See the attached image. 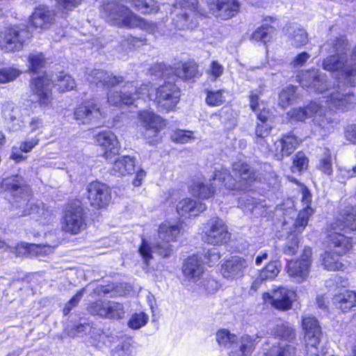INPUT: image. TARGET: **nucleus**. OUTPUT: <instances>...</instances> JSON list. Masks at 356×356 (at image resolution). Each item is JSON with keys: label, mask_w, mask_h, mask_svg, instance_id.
Returning <instances> with one entry per match:
<instances>
[{"label": "nucleus", "mask_w": 356, "mask_h": 356, "mask_svg": "<svg viewBox=\"0 0 356 356\" xmlns=\"http://www.w3.org/2000/svg\"><path fill=\"white\" fill-rule=\"evenodd\" d=\"M1 188L10 195L12 208L18 210L16 213L18 216H31L43 225L53 220L52 209L40 201H31L32 191L22 176L17 175L3 179Z\"/></svg>", "instance_id": "f257e3e1"}, {"label": "nucleus", "mask_w": 356, "mask_h": 356, "mask_svg": "<svg viewBox=\"0 0 356 356\" xmlns=\"http://www.w3.org/2000/svg\"><path fill=\"white\" fill-rule=\"evenodd\" d=\"M346 229L356 230V208L349 206L342 209L338 217L330 225L327 243L330 249L321 257V264L327 270H343L344 265L340 256L346 254L352 247L350 238L338 232Z\"/></svg>", "instance_id": "f03ea898"}, {"label": "nucleus", "mask_w": 356, "mask_h": 356, "mask_svg": "<svg viewBox=\"0 0 356 356\" xmlns=\"http://www.w3.org/2000/svg\"><path fill=\"white\" fill-rule=\"evenodd\" d=\"M101 15L108 22L120 27L129 29L139 28L150 34L160 32L161 24L147 21L138 17L127 6L115 1L103 3L100 10Z\"/></svg>", "instance_id": "7ed1b4c3"}, {"label": "nucleus", "mask_w": 356, "mask_h": 356, "mask_svg": "<svg viewBox=\"0 0 356 356\" xmlns=\"http://www.w3.org/2000/svg\"><path fill=\"white\" fill-rule=\"evenodd\" d=\"M234 178L229 170L222 168L213 173V180L218 179L221 184L230 190H245L257 179L255 170L248 164L242 161L234 162L232 165Z\"/></svg>", "instance_id": "20e7f679"}, {"label": "nucleus", "mask_w": 356, "mask_h": 356, "mask_svg": "<svg viewBox=\"0 0 356 356\" xmlns=\"http://www.w3.org/2000/svg\"><path fill=\"white\" fill-rule=\"evenodd\" d=\"M33 92L38 96L41 106H47L51 100V88L57 86L64 92L72 90L75 87L74 79L68 74L56 75L50 79L47 75L33 78L31 84Z\"/></svg>", "instance_id": "39448f33"}, {"label": "nucleus", "mask_w": 356, "mask_h": 356, "mask_svg": "<svg viewBox=\"0 0 356 356\" xmlns=\"http://www.w3.org/2000/svg\"><path fill=\"white\" fill-rule=\"evenodd\" d=\"M197 5V0L175 1L172 10V22L178 29H194L197 26V16L202 15Z\"/></svg>", "instance_id": "423d86ee"}, {"label": "nucleus", "mask_w": 356, "mask_h": 356, "mask_svg": "<svg viewBox=\"0 0 356 356\" xmlns=\"http://www.w3.org/2000/svg\"><path fill=\"white\" fill-rule=\"evenodd\" d=\"M323 67L327 71L339 72V79L352 86H356V65L353 63V58L349 60L346 53L334 54L323 61Z\"/></svg>", "instance_id": "0eeeda50"}, {"label": "nucleus", "mask_w": 356, "mask_h": 356, "mask_svg": "<svg viewBox=\"0 0 356 356\" xmlns=\"http://www.w3.org/2000/svg\"><path fill=\"white\" fill-rule=\"evenodd\" d=\"M152 94H149L148 86L142 85L137 88L133 82H126L120 92H111L108 94V102L113 106H121L134 104L139 99H145V97L152 99Z\"/></svg>", "instance_id": "6e6552de"}, {"label": "nucleus", "mask_w": 356, "mask_h": 356, "mask_svg": "<svg viewBox=\"0 0 356 356\" xmlns=\"http://www.w3.org/2000/svg\"><path fill=\"white\" fill-rule=\"evenodd\" d=\"M302 327L306 355L318 356L323 333L318 320L312 316H305L302 319Z\"/></svg>", "instance_id": "1a4fd4ad"}, {"label": "nucleus", "mask_w": 356, "mask_h": 356, "mask_svg": "<svg viewBox=\"0 0 356 356\" xmlns=\"http://www.w3.org/2000/svg\"><path fill=\"white\" fill-rule=\"evenodd\" d=\"M138 119L145 129L144 136L147 142L152 145L158 143L160 140L159 134L166 125L165 120L149 110L139 111Z\"/></svg>", "instance_id": "9d476101"}, {"label": "nucleus", "mask_w": 356, "mask_h": 356, "mask_svg": "<svg viewBox=\"0 0 356 356\" xmlns=\"http://www.w3.org/2000/svg\"><path fill=\"white\" fill-rule=\"evenodd\" d=\"M86 227V213L83 207L76 203L69 204L63 219V229L65 232L77 234L85 229Z\"/></svg>", "instance_id": "9b49d317"}, {"label": "nucleus", "mask_w": 356, "mask_h": 356, "mask_svg": "<svg viewBox=\"0 0 356 356\" xmlns=\"http://www.w3.org/2000/svg\"><path fill=\"white\" fill-rule=\"evenodd\" d=\"M180 233V227L177 224L166 222L159 228V240L154 246L155 252L163 257H168L172 252L170 242L175 241Z\"/></svg>", "instance_id": "f8f14e48"}, {"label": "nucleus", "mask_w": 356, "mask_h": 356, "mask_svg": "<svg viewBox=\"0 0 356 356\" xmlns=\"http://www.w3.org/2000/svg\"><path fill=\"white\" fill-rule=\"evenodd\" d=\"M332 90L326 100L330 110L346 111L356 104V95L343 85L341 86L340 81Z\"/></svg>", "instance_id": "ddd939ff"}, {"label": "nucleus", "mask_w": 356, "mask_h": 356, "mask_svg": "<svg viewBox=\"0 0 356 356\" xmlns=\"http://www.w3.org/2000/svg\"><path fill=\"white\" fill-rule=\"evenodd\" d=\"M204 241L213 245L227 243L230 238L227 226L223 220L213 218L204 226Z\"/></svg>", "instance_id": "4468645a"}, {"label": "nucleus", "mask_w": 356, "mask_h": 356, "mask_svg": "<svg viewBox=\"0 0 356 356\" xmlns=\"http://www.w3.org/2000/svg\"><path fill=\"white\" fill-rule=\"evenodd\" d=\"M180 90L170 81L165 82L156 90L154 102L161 111L173 109L179 101Z\"/></svg>", "instance_id": "2eb2a0df"}, {"label": "nucleus", "mask_w": 356, "mask_h": 356, "mask_svg": "<svg viewBox=\"0 0 356 356\" xmlns=\"http://www.w3.org/2000/svg\"><path fill=\"white\" fill-rule=\"evenodd\" d=\"M312 249L306 247L304 248L300 259L288 261L287 273L290 277L298 283L306 280L309 275L312 263Z\"/></svg>", "instance_id": "dca6fc26"}, {"label": "nucleus", "mask_w": 356, "mask_h": 356, "mask_svg": "<svg viewBox=\"0 0 356 356\" xmlns=\"http://www.w3.org/2000/svg\"><path fill=\"white\" fill-rule=\"evenodd\" d=\"M299 82L302 88L309 92L323 93L331 90L327 83V76L318 70L312 69L301 72L298 75Z\"/></svg>", "instance_id": "f3484780"}, {"label": "nucleus", "mask_w": 356, "mask_h": 356, "mask_svg": "<svg viewBox=\"0 0 356 356\" xmlns=\"http://www.w3.org/2000/svg\"><path fill=\"white\" fill-rule=\"evenodd\" d=\"M296 298V292L286 287H279L271 293L263 294L265 303L270 304L275 309L282 311L290 309Z\"/></svg>", "instance_id": "a211bd4d"}, {"label": "nucleus", "mask_w": 356, "mask_h": 356, "mask_svg": "<svg viewBox=\"0 0 356 356\" xmlns=\"http://www.w3.org/2000/svg\"><path fill=\"white\" fill-rule=\"evenodd\" d=\"M30 37L31 33L28 30L10 28L3 33H0V47L8 51L19 50L25 40Z\"/></svg>", "instance_id": "6ab92c4d"}, {"label": "nucleus", "mask_w": 356, "mask_h": 356, "mask_svg": "<svg viewBox=\"0 0 356 356\" xmlns=\"http://www.w3.org/2000/svg\"><path fill=\"white\" fill-rule=\"evenodd\" d=\"M86 191L88 199L91 206L95 208H104L109 204L111 200V189L104 183L90 182L87 185Z\"/></svg>", "instance_id": "aec40b11"}, {"label": "nucleus", "mask_w": 356, "mask_h": 356, "mask_svg": "<svg viewBox=\"0 0 356 356\" xmlns=\"http://www.w3.org/2000/svg\"><path fill=\"white\" fill-rule=\"evenodd\" d=\"M74 116L79 124H97L104 118V113L97 104L89 101L76 108Z\"/></svg>", "instance_id": "412c9836"}, {"label": "nucleus", "mask_w": 356, "mask_h": 356, "mask_svg": "<svg viewBox=\"0 0 356 356\" xmlns=\"http://www.w3.org/2000/svg\"><path fill=\"white\" fill-rule=\"evenodd\" d=\"M208 7L213 15L222 19H229L239 11L237 0H209Z\"/></svg>", "instance_id": "4be33fe9"}, {"label": "nucleus", "mask_w": 356, "mask_h": 356, "mask_svg": "<svg viewBox=\"0 0 356 356\" xmlns=\"http://www.w3.org/2000/svg\"><path fill=\"white\" fill-rule=\"evenodd\" d=\"M95 142L104 150V159L113 163V158L119 154L120 149L116 136L110 131H102L95 136Z\"/></svg>", "instance_id": "5701e85b"}, {"label": "nucleus", "mask_w": 356, "mask_h": 356, "mask_svg": "<svg viewBox=\"0 0 356 356\" xmlns=\"http://www.w3.org/2000/svg\"><path fill=\"white\" fill-rule=\"evenodd\" d=\"M300 143L296 136L289 134L284 136L281 139L274 143L273 147L270 149L274 152L275 156L277 160H282L284 156H288L291 154L298 147Z\"/></svg>", "instance_id": "b1692460"}, {"label": "nucleus", "mask_w": 356, "mask_h": 356, "mask_svg": "<svg viewBox=\"0 0 356 356\" xmlns=\"http://www.w3.org/2000/svg\"><path fill=\"white\" fill-rule=\"evenodd\" d=\"M248 266L245 259L238 257H232L221 265V275L227 280H234L243 276Z\"/></svg>", "instance_id": "393cba45"}, {"label": "nucleus", "mask_w": 356, "mask_h": 356, "mask_svg": "<svg viewBox=\"0 0 356 356\" xmlns=\"http://www.w3.org/2000/svg\"><path fill=\"white\" fill-rule=\"evenodd\" d=\"M86 79L97 86L112 88L124 82V79L121 76H113L102 70H92L86 75Z\"/></svg>", "instance_id": "a878e982"}, {"label": "nucleus", "mask_w": 356, "mask_h": 356, "mask_svg": "<svg viewBox=\"0 0 356 356\" xmlns=\"http://www.w3.org/2000/svg\"><path fill=\"white\" fill-rule=\"evenodd\" d=\"M182 270L184 277L193 282H197L205 275L203 261L199 256L195 254L186 259Z\"/></svg>", "instance_id": "bb28decb"}, {"label": "nucleus", "mask_w": 356, "mask_h": 356, "mask_svg": "<svg viewBox=\"0 0 356 356\" xmlns=\"http://www.w3.org/2000/svg\"><path fill=\"white\" fill-rule=\"evenodd\" d=\"M312 195L307 191L302 192V202L305 207L301 210L296 219L291 218L294 226L292 232L302 233L308 224L309 217L313 213V209L310 207Z\"/></svg>", "instance_id": "cd10ccee"}, {"label": "nucleus", "mask_w": 356, "mask_h": 356, "mask_svg": "<svg viewBox=\"0 0 356 356\" xmlns=\"http://www.w3.org/2000/svg\"><path fill=\"white\" fill-rule=\"evenodd\" d=\"M19 245L18 251L21 252V255L29 251V254L33 256H45L54 252V250L59 245L60 242L56 240L51 243H46L45 244H28L25 243H15Z\"/></svg>", "instance_id": "c85d7f7f"}, {"label": "nucleus", "mask_w": 356, "mask_h": 356, "mask_svg": "<svg viewBox=\"0 0 356 356\" xmlns=\"http://www.w3.org/2000/svg\"><path fill=\"white\" fill-rule=\"evenodd\" d=\"M54 22V15L47 8L40 6L35 9L30 22L35 29H48Z\"/></svg>", "instance_id": "c756f323"}, {"label": "nucleus", "mask_w": 356, "mask_h": 356, "mask_svg": "<svg viewBox=\"0 0 356 356\" xmlns=\"http://www.w3.org/2000/svg\"><path fill=\"white\" fill-rule=\"evenodd\" d=\"M323 108L319 104L316 102H311L307 106L294 108L291 109L288 115L296 121H304L307 118L318 115L319 118L322 117Z\"/></svg>", "instance_id": "7c9ffc66"}, {"label": "nucleus", "mask_w": 356, "mask_h": 356, "mask_svg": "<svg viewBox=\"0 0 356 356\" xmlns=\"http://www.w3.org/2000/svg\"><path fill=\"white\" fill-rule=\"evenodd\" d=\"M205 209L204 204L191 198L182 199L177 204L178 214L184 217L196 216L204 211Z\"/></svg>", "instance_id": "2f4dec72"}, {"label": "nucleus", "mask_w": 356, "mask_h": 356, "mask_svg": "<svg viewBox=\"0 0 356 356\" xmlns=\"http://www.w3.org/2000/svg\"><path fill=\"white\" fill-rule=\"evenodd\" d=\"M218 179L214 181L213 177L212 179L206 183L200 181L193 183L190 186L191 191L193 195L197 196L202 199H208L211 197L216 191V188L222 186Z\"/></svg>", "instance_id": "473e14b6"}, {"label": "nucleus", "mask_w": 356, "mask_h": 356, "mask_svg": "<svg viewBox=\"0 0 356 356\" xmlns=\"http://www.w3.org/2000/svg\"><path fill=\"white\" fill-rule=\"evenodd\" d=\"M113 165L111 168L112 174L123 176L132 174L135 171V159L129 156H123L116 159H113Z\"/></svg>", "instance_id": "72a5a7b5"}, {"label": "nucleus", "mask_w": 356, "mask_h": 356, "mask_svg": "<svg viewBox=\"0 0 356 356\" xmlns=\"http://www.w3.org/2000/svg\"><path fill=\"white\" fill-rule=\"evenodd\" d=\"M294 226L293 225L292 220L286 221L284 220L283 223V229L286 230L289 233V236L287 238L286 244L283 248V252L285 254H288L290 256L294 255L299 248V240L298 235L300 233L292 232L291 229H293Z\"/></svg>", "instance_id": "f704fd0d"}, {"label": "nucleus", "mask_w": 356, "mask_h": 356, "mask_svg": "<svg viewBox=\"0 0 356 356\" xmlns=\"http://www.w3.org/2000/svg\"><path fill=\"white\" fill-rule=\"evenodd\" d=\"M333 302L341 311L347 312L351 307L356 306V293L344 290L334 296Z\"/></svg>", "instance_id": "c9c22d12"}, {"label": "nucleus", "mask_w": 356, "mask_h": 356, "mask_svg": "<svg viewBox=\"0 0 356 356\" xmlns=\"http://www.w3.org/2000/svg\"><path fill=\"white\" fill-rule=\"evenodd\" d=\"M240 207L245 213H252L254 215L261 214L263 205L250 194H245L241 197L238 201Z\"/></svg>", "instance_id": "e433bc0d"}, {"label": "nucleus", "mask_w": 356, "mask_h": 356, "mask_svg": "<svg viewBox=\"0 0 356 356\" xmlns=\"http://www.w3.org/2000/svg\"><path fill=\"white\" fill-rule=\"evenodd\" d=\"M134 8L142 14L157 12L159 5L154 0H126Z\"/></svg>", "instance_id": "4c0bfd02"}, {"label": "nucleus", "mask_w": 356, "mask_h": 356, "mask_svg": "<svg viewBox=\"0 0 356 356\" xmlns=\"http://www.w3.org/2000/svg\"><path fill=\"white\" fill-rule=\"evenodd\" d=\"M174 73L178 78L189 80L195 77L197 74V66L195 63H185L176 67Z\"/></svg>", "instance_id": "58836bf2"}, {"label": "nucleus", "mask_w": 356, "mask_h": 356, "mask_svg": "<svg viewBox=\"0 0 356 356\" xmlns=\"http://www.w3.org/2000/svg\"><path fill=\"white\" fill-rule=\"evenodd\" d=\"M276 28L273 26L264 24L257 28L252 35V39L255 41H261L264 43L269 41L275 33Z\"/></svg>", "instance_id": "ea45409f"}, {"label": "nucleus", "mask_w": 356, "mask_h": 356, "mask_svg": "<svg viewBox=\"0 0 356 356\" xmlns=\"http://www.w3.org/2000/svg\"><path fill=\"white\" fill-rule=\"evenodd\" d=\"M272 332L277 337L291 341L296 338L295 330L287 323H280L276 325Z\"/></svg>", "instance_id": "a19ab883"}, {"label": "nucleus", "mask_w": 356, "mask_h": 356, "mask_svg": "<svg viewBox=\"0 0 356 356\" xmlns=\"http://www.w3.org/2000/svg\"><path fill=\"white\" fill-rule=\"evenodd\" d=\"M348 41L344 37L337 38L325 44L321 49L330 53H346Z\"/></svg>", "instance_id": "79ce46f5"}, {"label": "nucleus", "mask_w": 356, "mask_h": 356, "mask_svg": "<svg viewBox=\"0 0 356 356\" xmlns=\"http://www.w3.org/2000/svg\"><path fill=\"white\" fill-rule=\"evenodd\" d=\"M296 87L289 86L282 90L279 95V102L282 108H286L296 101Z\"/></svg>", "instance_id": "37998d69"}, {"label": "nucleus", "mask_w": 356, "mask_h": 356, "mask_svg": "<svg viewBox=\"0 0 356 356\" xmlns=\"http://www.w3.org/2000/svg\"><path fill=\"white\" fill-rule=\"evenodd\" d=\"M257 338L248 334L242 336L240 338V349L234 352L235 355L244 356L250 355L254 349Z\"/></svg>", "instance_id": "c03bdc74"}, {"label": "nucleus", "mask_w": 356, "mask_h": 356, "mask_svg": "<svg viewBox=\"0 0 356 356\" xmlns=\"http://www.w3.org/2000/svg\"><path fill=\"white\" fill-rule=\"evenodd\" d=\"M106 312L105 318L111 319H121L125 314L124 306L114 301L106 302Z\"/></svg>", "instance_id": "a18cd8bd"}, {"label": "nucleus", "mask_w": 356, "mask_h": 356, "mask_svg": "<svg viewBox=\"0 0 356 356\" xmlns=\"http://www.w3.org/2000/svg\"><path fill=\"white\" fill-rule=\"evenodd\" d=\"M3 115L7 120H9L11 124L9 129L13 131L19 130L23 127V120L19 116V109L13 108L10 111H3Z\"/></svg>", "instance_id": "49530a36"}, {"label": "nucleus", "mask_w": 356, "mask_h": 356, "mask_svg": "<svg viewBox=\"0 0 356 356\" xmlns=\"http://www.w3.org/2000/svg\"><path fill=\"white\" fill-rule=\"evenodd\" d=\"M321 157L317 165V168L323 173L330 175L332 173V159L330 151L327 149H323Z\"/></svg>", "instance_id": "de8ad7c7"}, {"label": "nucleus", "mask_w": 356, "mask_h": 356, "mask_svg": "<svg viewBox=\"0 0 356 356\" xmlns=\"http://www.w3.org/2000/svg\"><path fill=\"white\" fill-rule=\"evenodd\" d=\"M271 129L272 126L270 124L257 122L255 128L256 143L261 146L266 145V138L269 136Z\"/></svg>", "instance_id": "09e8293b"}, {"label": "nucleus", "mask_w": 356, "mask_h": 356, "mask_svg": "<svg viewBox=\"0 0 356 356\" xmlns=\"http://www.w3.org/2000/svg\"><path fill=\"white\" fill-rule=\"evenodd\" d=\"M291 44L295 47H300L308 42L307 33L302 29H296L289 37Z\"/></svg>", "instance_id": "8fccbe9b"}, {"label": "nucleus", "mask_w": 356, "mask_h": 356, "mask_svg": "<svg viewBox=\"0 0 356 356\" xmlns=\"http://www.w3.org/2000/svg\"><path fill=\"white\" fill-rule=\"evenodd\" d=\"M280 273L277 261H270L260 272L259 278L261 280L274 279Z\"/></svg>", "instance_id": "3c124183"}, {"label": "nucleus", "mask_w": 356, "mask_h": 356, "mask_svg": "<svg viewBox=\"0 0 356 356\" xmlns=\"http://www.w3.org/2000/svg\"><path fill=\"white\" fill-rule=\"evenodd\" d=\"M295 348L291 345L273 346L265 356H294Z\"/></svg>", "instance_id": "603ef678"}, {"label": "nucleus", "mask_w": 356, "mask_h": 356, "mask_svg": "<svg viewBox=\"0 0 356 356\" xmlns=\"http://www.w3.org/2000/svg\"><path fill=\"white\" fill-rule=\"evenodd\" d=\"M308 162V159L302 152H298L293 159L291 171L293 172H301L307 168Z\"/></svg>", "instance_id": "864d4df0"}, {"label": "nucleus", "mask_w": 356, "mask_h": 356, "mask_svg": "<svg viewBox=\"0 0 356 356\" xmlns=\"http://www.w3.org/2000/svg\"><path fill=\"white\" fill-rule=\"evenodd\" d=\"M148 319V316L144 312L135 313L131 316L128 325L131 329L137 330L146 325Z\"/></svg>", "instance_id": "5fc2aeb1"}, {"label": "nucleus", "mask_w": 356, "mask_h": 356, "mask_svg": "<svg viewBox=\"0 0 356 356\" xmlns=\"http://www.w3.org/2000/svg\"><path fill=\"white\" fill-rule=\"evenodd\" d=\"M29 63L30 70L33 72H37L44 66V57L42 53H31L29 56Z\"/></svg>", "instance_id": "6e6d98bb"}, {"label": "nucleus", "mask_w": 356, "mask_h": 356, "mask_svg": "<svg viewBox=\"0 0 356 356\" xmlns=\"http://www.w3.org/2000/svg\"><path fill=\"white\" fill-rule=\"evenodd\" d=\"M224 72V67L218 61L213 60L209 65L207 70V74L211 81H215L218 79Z\"/></svg>", "instance_id": "4d7b16f0"}, {"label": "nucleus", "mask_w": 356, "mask_h": 356, "mask_svg": "<svg viewBox=\"0 0 356 356\" xmlns=\"http://www.w3.org/2000/svg\"><path fill=\"white\" fill-rule=\"evenodd\" d=\"M222 90H218L216 91H208L206 98L207 104L212 106L221 105L225 102V98L222 95Z\"/></svg>", "instance_id": "13d9d810"}, {"label": "nucleus", "mask_w": 356, "mask_h": 356, "mask_svg": "<svg viewBox=\"0 0 356 356\" xmlns=\"http://www.w3.org/2000/svg\"><path fill=\"white\" fill-rule=\"evenodd\" d=\"M236 335L231 334L227 330H222L217 332L216 339L220 346L229 348L231 343L235 340Z\"/></svg>", "instance_id": "bf43d9fd"}, {"label": "nucleus", "mask_w": 356, "mask_h": 356, "mask_svg": "<svg viewBox=\"0 0 356 356\" xmlns=\"http://www.w3.org/2000/svg\"><path fill=\"white\" fill-rule=\"evenodd\" d=\"M20 72L13 67H6L0 70V83H6L13 81L19 74Z\"/></svg>", "instance_id": "052dcab7"}, {"label": "nucleus", "mask_w": 356, "mask_h": 356, "mask_svg": "<svg viewBox=\"0 0 356 356\" xmlns=\"http://www.w3.org/2000/svg\"><path fill=\"white\" fill-rule=\"evenodd\" d=\"M106 302L107 301H97L92 302L89 305L88 309L92 314L99 315L105 318V315H106Z\"/></svg>", "instance_id": "680f3d73"}, {"label": "nucleus", "mask_w": 356, "mask_h": 356, "mask_svg": "<svg viewBox=\"0 0 356 356\" xmlns=\"http://www.w3.org/2000/svg\"><path fill=\"white\" fill-rule=\"evenodd\" d=\"M198 282H200L198 285L202 286L208 293H213L219 287L218 283L215 280L211 277H205L204 275L203 279H200Z\"/></svg>", "instance_id": "e2e57ef3"}, {"label": "nucleus", "mask_w": 356, "mask_h": 356, "mask_svg": "<svg viewBox=\"0 0 356 356\" xmlns=\"http://www.w3.org/2000/svg\"><path fill=\"white\" fill-rule=\"evenodd\" d=\"M139 253L143 257L144 262L148 264L149 261L152 259V250L145 238H142V243L139 248Z\"/></svg>", "instance_id": "0e129e2a"}, {"label": "nucleus", "mask_w": 356, "mask_h": 356, "mask_svg": "<svg viewBox=\"0 0 356 356\" xmlns=\"http://www.w3.org/2000/svg\"><path fill=\"white\" fill-rule=\"evenodd\" d=\"M84 291V289L79 290L65 305V307L63 310L64 315H67L70 312L71 309L77 305L83 296Z\"/></svg>", "instance_id": "69168bd1"}, {"label": "nucleus", "mask_w": 356, "mask_h": 356, "mask_svg": "<svg viewBox=\"0 0 356 356\" xmlns=\"http://www.w3.org/2000/svg\"><path fill=\"white\" fill-rule=\"evenodd\" d=\"M192 136L193 132L191 131L177 130L172 135V138L177 143H185L192 139Z\"/></svg>", "instance_id": "338daca9"}, {"label": "nucleus", "mask_w": 356, "mask_h": 356, "mask_svg": "<svg viewBox=\"0 0 356 356\" xmlns=\"http://www.w3.org/2000/svg\"><path fill=\"white\" fill-rule=\"evenodd\" d=\"M19 245L15 244V242L6 241L0 238V249H3L5 251L14 253L16 256L21 254V252L18 251Z\"/></svg>", "instance_id": "774afa93"}]
</instances>
